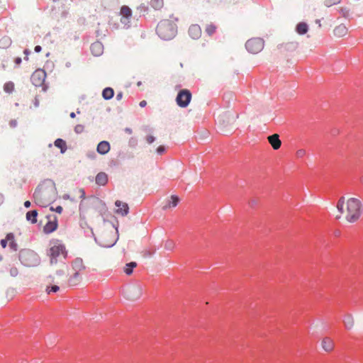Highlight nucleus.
Returning <instances> with one entry per match:
<instances>
[{
	"label": "nucleus",
	"instance_id": "obj_24",
	"mask_svg": "<svg viewBox=\"0 0 363 363\" xmlns=\"http://www.w3.org/2000/svg\"><path fill=\"white\" fill-rule=\"evenodd\" d=\"M38 212L35 210L30 211L26 213V219L31 223H37Z\"/></svg>",
	"mask_w": 363,
	"mask_h": 363
},
{
	"label": "nucleus",
	"instance_id": "obj_43",
	"mask_svg": "<svg viewBox=\"0 0 363 363\" xmlns=\"http://www.w3.org/2000/svg\"><path fill=\"white\" fill-rule=\"evenodd\" d=\"M146 140L148 143H152L155 140V138L152 135H148L146 138Z\"/></svg>",
	"mask_w": 363,
	"mask_h": 363
},
{
	"label": "nucleus",
	"instance_id": "obj_21",
	"mask_svg": "<svg viewBox=\"0 0 363 363\" xmlns=\"http://www.w3.org/2000/svg\"><path fill=\"white\" fill-rule=\"evenodd\" d=\"M179 199L177 196L172 195L170 200L167 201L165 206L163 207L164 209L171 208L176 207L179 203Z\"/></svg>",
	"mask_w": 363,
	"mask_h": 363
},
{
	"label": "nucleus",
	"instance_id": "obj_54",
	"mask_svg": "<svg viewBox=\"0 0 363 363\" xmlns=\"http://www.w3.org/2000/svg\"><path fill=\"white\" fill-rule=\"evenodd\" d=\"M315 23H317L319 27H321L320 20L316 19L315 20Z\"/></svg>",
	"mask_w": 363,
	"mask_h": 363
},
{
	"label": "nucleus",
	"instance_id": "obj_35",
	"mask_svg": "<svg viewBox=\"0 0 363 363\" xmlns=\"http://www.w3.org/2000/svg\"><path fill=\"white\" fill-rule=\"evenodd\" d=\"M344 203H345V199L344 197H341L338 201H337V208L338 209V211L340 212V213H342L343 212V206H344Z\"/></svg>",
	"mask_w": 363,
	"mask_h": 363
},
{
	"label": "nucleus",
	"instance_id": "obj_29",
	"mask_svg": "<svg viewBox=\"0 0 363 363\" xmlns=\"http://www.w3.org/2000/svg\"><path fill=\"white\" fill-rule=\"evenodd\" d=\"M137 266L136 262H131L126 264L125 267L124 269V272L126 274L130 275L133 273V269Z\"/></svg>",
	"mask_w": 363,
	"mask_h": 363
},
{
	"label": "nucleus",
	"instance_id": "obj_46",
	"mask_svg": "<svg viewBox=\"0 0 363 363\" xmlns=\"http://www.w3.org/2000/svg\"><path fill=\"white\" fill-rule=\"evenodd\" d=\"M139 105L140 107L143 108L147 105V102H146V101L143 100L140 102Z\"/></svg>",
	"mask_w": 363,
	"mask_h": 363
},
{
	"label": "nucleus",
	"instance_id": "obj_34",
	"mask_svg": "<svg viewBox=\"0 0 363 363\" xmlns=\"http://www.w3.org/2000/svg\"><path fill=\"white\" fill-rule=\"evenodd\" d=\"M344 323H345V327L347 329L351 328V327L353 325V320H352V317L350 315L345 317V320H344Z\"/></svg>",
	"mask_w": 363,
	"mask_h": 363
},
{
	"label": "nucleus",
	"instance_id": "obj_30",
	"mask_svg": "<svg viewBox=\"0 0 363 363\" xmlns=\"http://www.w3.org/2000/svg\"><path fill=\"white\" fill-rule=\"evenodd\" d=\"M60 287L57 285L47 286L45 288V292L47 294L50 295L54 293L59 291Z\"/></svg>",
	"mask_w": 363,
	"mask_h": 363
},
{
	"label": "nucleus",
	"instance_id": "obj_44",
	"mask_svg": "<svg viewBox=\"0 0 363 363\" xmlns=\"http://www.w3.org/2000/svg\"><path fill=\"white\" fill-rule=\"evenodd\" d=\"M115 242H116L115 239H113L112 240L110 241V242H108L107 244H104V246L106 247H111L115 244Z\"/></svg>",
	"mask_w": 363,
	"mask_h": 363
},
{
	"label": "nucleus",
	"instance_id": "obj_25",
	"mask_svg": "<svg viewBox=\"0 0 363 363\" xmlns=\"http://www.w3.org/2000/svg\"><path fill=\"white\" fill-rule=\"evenodd\" d=\"M308 26L304 22L298 23L296 26V32L300 35L306 34L308 32Z\"/></svg>",
	"mask_w": 363,
	"mask_h": 363
},
{
	"label": "nucleus",
	"instance_id": "obj_22",
	"mask_svg": "<svg viewBox=\"0 0 363 363\" xmlns=\"http://www.w3.org/2000/svg\"><path fill=\"white\" fill-rule=\"evenodd\" d=\"M6 238L9 242V247L13 251H17L18 245L14 239V235L12 233H8L6 235Z\"/></svg>",
	"mask_w": 363,
	"mask_h": 363
},
{
	"label": "nucleus",
	"instance_id": "obj_47",
	"mask_svg": "<svg viewBox=\"0 0 363 363\" xmlns=\"http://www.w3.org/2000/svg\"><path fill=\"white\" fill-rule=\"evenodd\" d=\"M123 97V93L122 92H119L116 95V99L117 100H121Z\"/></svg>",
	"mask_w": 363,
	"mask_h": 363
},
{
	"label": "nucleus",
	"instance_id": "obj_11",
	"mask_svg": "<svg viewBox=\"0 0 363 363\" xmlns=\"http://www.w3.org/2000/svg\"><path fill=\"white\" fill-rule=\"evenodd\" d=\"M115 205L118 208L116 210V213L122 216L128 215L129 212V207L126 203L122 202L121 201H116Z\"/></svg>",
	"mask_w": 363,
	"mask_h": 363
},
{
	"label": "nucleus",
	"instance_id": "obj_3",
	"mask_svg": "<svg viewBox=\"0 0 363 363\" xmlns=\"http://www.w3.org/2000/svg\"><path fill=\"white\" fill-rule=\"evenodd\" d=\"M54 189H48L43 185L37 187L33 193L35 203L40 207H47L53 199Z\"/></svg>",
	"mask_w": 363,
	"mask_h": 363
},
{
	"label": "nucleus",
	"instance_id": "obj_8",
	"mask_svg": "<svg viewBox=\"0 0 363 363\" xmlns=\"http://www.w3.org/2000/svg\"><path fill=\"white\" fill-rule=\"evenodd\" d=\"M120 21L125 26H129L132 18V10L128 6H122L120 10Z\"/></svg>",
	"mask_w": 363,
	"mask_h": 363
},
{
	"label": "nucleus",
	"instance_id": "obj_52",
	"mask_svg": "<svg viewBox=\"0 0 363 363\" xmlns=\"http://www.w3.org/2000/svg\"><path fill=\"white\" fill-rule=\"evenodd\" d=\"M29 53H30V51L26 49V50H24V54L26 55V60H28V55H29Z\"/></svg>",
	"mask_w": 363,
	"mask_h": 363
},
{
	"label": "nucleus",
	"instance_id": "obj_16",
	"mask_svg": "<svg viewBox=\"0 0 363 363\" xmlns=\"http://www.w3.org/2000/svg\"><path fill=\"white\" fill-rule=\"evenodd\" d=\"M90 50L95 56H99L103 53L104 47L100 42H95L91 45Z\"/></svg>",
	"mask_w": 363,
	"mask_h": 363
},
{
	"label": "nucleus",
	"instance_id": "obj_5",
	"mask_svg": "<svg viewBox=\"0 0 363 363\" xmlns=\"http://www.w3.org/2000/svg\"><path fill=\"white\" fill-rule=\"evenodd\" d=\"M19 260L26 267H35L40 264L38 255L29 249L21 250L19 252Z\"/></svg>",
	"mask_w": 363,
	"mask_h": 363
},
{
	"label": "nucleus",
	"instance_id": "obj_27",
	"mask_svg": "<svg viewBox=\"0 0 363 363\" xmlns=\"http://www.w3.org/2000/svg\"><path fill=\"white\" fill-rule=\"evenodd\" d=\"M150 6L155 10H160L164 6L163 0H151Z\"/></svg>",
	"mask_w": 363,
	"mask_h": 363
},
{
	"label": "nucleus",
	"instance_id": "obj_4",
	"mask_svg": "<svg viewBox=\"0 0 363 363\" xmlns=\"http://www.w3.org/2000/svg\"><path fill=\"white\" fill-rule=\"evenodd\" d=\"M361 202L355 198L348 199L347 202L346 219L350 223L357 221L361 215Z\"/></svg>",
	"mask_w": 363,
	"mask_h": 363
},
{
	"label": "nucleus",
	"instance_id": "obj_2",
	"mask_svg": "<svg viewBox=\"0 0 363 363\" xmlns=\"http://www.w3.org/2000/svg\"><path fill=\"white\" fill-rule=\"evenodd\" d=\"M156 30L162 39L169 40L176 35L177 27L174 20L164 19L158 23Z\"/></svg>",
	"mask_w": 363,
	"mask_h": 363
},
{
	"label": "nucleus",
	"instance_id": "obj_48",
	"mask_svg": "<svg viewBox=\"0 0 363 363\" xmlns=\"http://www.w3.org/2000/svg\"><path fill=\"white\" fill-rule=\"evenodd\" d=\"M41 49L42 48L40 45H36L34 50L36 52H40L41 51Z\"/></svg>",
	"mask_w": 363,
	"mask_h": 363
},
{
	"label": "nucleus",
	"instance_id": "obj_36",
	"mask_svg": "<svg viewBox=\"0 0 363 363\" xmlns=\"http://www.w3.org/2000/svg\"><path fill=\"white\" fill-rule=\"evenodd\" d=\"M339 11L344 17H347L350 14V9L347 7H340Z\"/></svg>",
	"mask_w": 363,
	"mask_h": 363
},
{
	"label": "nucleus",
	"instance_id": "obj_1",
	"mask_svg": "<svg viewBox=\"0 0 363 363\" xmlns=\"http://www.w3.org/2000/svg\"><path fill=\"white\" fill-rule=\"evenodd\" d=\"M50 246L47 255L50 258L51 264H56L58 262L67 258L68 252L61 241L58 240L52 241Z\"/></svg>",
	"mask_w": 363,
	"mask_h": 363
},
{
	"label": "nucleus",
	"instance_id": "obj_45",
	"mask_svg": "<svg viewBox=\"0 0 363 363\" xmlns=\"http://www.w3.org/2000/svg\"><path fill=\"white\" fill-rule=\"evenodd\" d=\"M285 47H286L285 48L286 50H289L290 49L289 47H293V48H296V44H294L293 43H288V44H286Z\"/></svg>",
	"mask_w": 363,
	"mask_h": 363
},
{
	"label": "nucleus",
	"instance_id": "obj_15",
	"mask_svg": "<svg viewBox=\"0 0 363 363\" xmlns=\"http://www.w3.org/2000/svg\"><path fill=\"white\" fill-rule=\"evenodd\" d=\"M334 341L328 337H325L322 340V347L323 349L328 352H330L334 349Z\"/></svg>",
	"mask_w": 363,
	"mask_h": 363
},
{
	"label": "nucleus",
	"instance_id": "obj_50",
	"mask_svg": "<svg viewBox=\"0 0 363 363\" xmlns=\"http://www.w3.org/2000/svg\"><path fill=\"white\" fill-rule=\"evenodd\" d=\"M31 203L29 201H26L24 202V206L26 208H29L30 206Z\"/></svg>",
	"mask_w": 363,
	"mask_h": 363
},
{
	"label": "nucleus",
	"instance_id": "obj_31",
	"mask_svg": "<svg viewBox=\"0 0 363 363\" xmlns=\"http://www.w3.org/2000/svg\"><path fill=\"white\" fill-rule=\"evenodd\" d=\"M4 90L9 94H11L14 90V84L12 82H8L4 85Z\"/></svg>",
	"mask_w": 363,
	"mask_h": 363
},
{
	"label": "nucleus",
	"instance_id": "obj_40",
	"mask_svg": "<svg viewBox=\"0 0 363 363\" xmlns=\"http://www.w3.org/2000/svg\"><path fill=\"white\" fill-rule=\"evenodd\" d=\"M50 211H55L58 213H61L62 212V207L61 206H57L55 208H54L53 207H50Z\"/></svg>",
	"mask_w": 363,
	"mask_h": 363
},
{
	"label": "nucleus",
	"instance_id": "obj_18",
	"mask_svg": "<svg viewBox=\"0 0 363 363\" xmlns=\"http://www.w3.org/2000/svg\"><path fill=\"white\" fill-rule=\"evenodd\" d=\"M295 157L298 158H303V157H314V155L311 152L310 150H307L306 149H298L296 150L295 153Z\"/></svg>",
	"mask_w": 363,
	"mask_h": 363
},
{
	"label": "nucleus",
	"instance_id": "obj_56",
	"mask_svg": "<svg viewBox=\"0 0 363 363\" xmlns=\"http://www.w3.org/2000/svg\"><path fill=\"white\" fill-rule=\"evenodd\" d=\"M140 85H141V82H138V86H140Z\"/></svg>",
	"mask_w": 363,
	"mask_h": 363
},
{
	"label": "nucleus",
	"instance_id": "obj_32",
	"mask_svg": "<svg viewBox=\"0 0 363 363\" xmlns=\"http://www.w3.org/2000/svg\"><path fill=\"white\" fill-rule=\"evenodd\" d=\"M216 30V26L212 23L208 24L205 28V31L208 35H213Z\"/></svg>",
	"mask_w": 363,
	"mask_h": 363
},
{
	"label": "nucleus",
	"instance_id": "obj_10",
	"mask_svg": "<svg viewBox=\"0 0 363 363\" xmlns=\"http://www.w3.org/2000/svg\"><path fill=\"white\" fill-rule=\"evenodd\" d=\"M45 73L43 70H36L31 76V80L35 86H40L45 80Z\"/></svg>",
	"mask_w": 363,
	"mask_h": 363
},
{
	"label": "nucleus",
	"instance_id": "obj_14",
	"mask_svg": "<svg viewBox=\"0 0 363 363\" xmlns=\"http://www.w3.org/2000/svg\"><path fill=\"white\" fill-rule=\"evenodd\" d=\"M267 139L274 150H278L281 147V141L278 134L275 133L269 135Z\"/></svg>",
	"mask_w": 363,
	"mask_h": 363
},
{
	"label": "nucleus",
	"instance_id": "obj_20",
	"mask_svg": "<svg viewBox=\"0 0 363 363\" xmlns=\"http://www.w3.org/2000/svg\"><path fill=\"white\" fill-rule=\"evenodd\" d=\"M108 182V175L104 172H99L96 177V183L99 186H104Z\"/></svg>",
	"mask_w": 363,
	"mask_h": 363
},
{
	"label": "nucleus",
	"instance_id": "obj_26",
	"mask_svg": "<svg viewBox=\"0 0 363 363\" xmlns=\"http://www.w3.org/2000/svg\"><path fill=\"white\" fill-rule=\"evenodd\" d=\"M113 89L110 87H107L103 90L102 96L104 99L108 100L111 99L113 96Z\"/></svg>",
	"mask_w": 363,
	"mask_h": 363
},
{
	"label": "nucleus",
	"instance_id": "obj_38",
	"mask_svg": "<svg viewBox=\"0 0 363 363\" xmlns=\"http://www.w3.org/2000/svg\"><path fill=\"white\" fill-rule=\"evenodd\" d=\"M84 130V126L83 125H77L75 127H74V131L77 133H82Z\"/></svg>",
	"mask_w": 363,
	"mask_h": 363
},
{
	"label": "nucleus",
	"instance_id": "obj_51",
	"mask_svg": "<svg viewBox=\"0 0 363 363\" xmlns=\"http://www.w3.org/2000/svg\"><path fill=\"white\" fill-rule=\"evenodd\" d=\"M16 125H17V122H16V121H11L10 122V125H11V127H16Z\"/></svg>",
	"mask_w": 363,
	"mask_h": 363
},
{
	"label": "nucleus",
	"instance_id": "obj_33",
	"mask_svg": "<svg viewBox=\"0 0 363 363\" xmlns=\"http://www.w3.org/2000/svg\"><path fill=\"white\" fill-rule=\"evenodd\" d=\"M342 0H325L324 5L326 7H331L333 6L339 4Z\"/></svg>",
	"mask_w": 363,
	"mask_h": 363
},
{
	"label": "nucleus",
	"instance_id": "obj_17",
	"mask_svg": "<svg viewBox=\"0 0 363 363\" xmlns=\"http://www.w3.org/2000/svg\"><path fill=\"white\" fill-rule=\"evenodd\" d=\"M189 33L193 39H198L201 35V29L198 25H192L189 27Z\"/></svg>",
	"mask_w": 363,
	"mask_h": 363
},
{
	"label": "nucleus",
	"instance_id": "obj_19",
	"mask_svg": "<svg viewBox=\"0 0 363 363\" xmlns=\"http://www.w3.org/2000/svg\"><path fill=\"white\" fill-rule=\"evenodd\" d=\"M110 150V145L107 141H101L97 146V152L101 155L107 153Z\"/></svg>",
	"mask_w": 363,
	"mask_h": 363
},
{
	"label": "nucleus",
	"instance_id": "obj_23",
	"mask_svg": "<svg viewBox=\"0 0 363 363\" xmlns=\"http://www.w3.org/2000/svg\"><path fill=\"white\" fill-rule=\"evenodd\" d=\"M347 31V28L343 25H340L335 28L334 35L337 37H341L346 35Z\"/></svg>",
	"mask_w": 363,
	"mask_h": 363
},
{
	"label": "nucleus",
	"instance_id": "obj_13",
	"mask_svg": "<svg viewBox=\"0 0 363 363\" xmlns=\"http://www.w3.org/2000/svg\"><path fill=\"white\" fill-rule=\"evenodd\" d=\"M72 267V272H81L83 273V272L85 269V267L83 263V260L81 258H76L74 259L71 264Z\"/></svg>",
	"mask_w": 363,
	"mask_h": 363
},
{
	"label": "nucleus",
	"instance_id": "obj_28",
	"mask_svg": "<svg viewBox=\"0 0 363 363\" xmlns=\"http://www.w3.org/2000/svg\"><path fill=\"white\" fill-rule=\"evenodd\" d=\"M55 145L60 149L62 153L65 152L67 150L66 143L62 139H57L55 141Z\"/></svg>",
	"mask_w": 363,
	"mask_h": 363
},
{
	"label": "nucleus",
	"instance_id": "obj_53",
	"mask_svg": "<svg viewBox=\"0 0 363 363\" xmlns=\"http://www.w3.org/2000/svg\"><path fill=\"white\" fill-rule=\"evenodd\" d=\"M4 202V196L0 194V206Z\"/></svg>",
	"mask_w": 363,
	"mask_h": 363
},
{
	"label": "nucleus",
	"instance_id": "obj_9",
	"mask_svg": "<svg viewBox=\"0 0 363 363\" xmlns=\"http://www.w3.org/2000/svg\"><path fill=\"white\" fill-rule=\"evenodd\" d=\"M48 222L43 228V231L46 234L54 232L57 228V218L55 216H48Z\"/></svg>",
	"mask_w": 363,
	"mask_h": 363
},
{
	"label": "nucleus",
	"instance_id": "obj_39",
	"mask_svg": "<svg viewBox=\"0 0 363 363\" xmlns=\"http://www.w3.org/2000/svg\"><path fill=\"white\" fill-rule=\"evenodd\" d=\"M10 272V274L12 276V277H16L18 275V269L16 267H13L10 269L9 270Z\"/></svg>",
	"mask_w": 363,
	"mask_h": 363
},
{
	"label": "nucleus",
	"instance_id": "obj_55",
	"mask_svg": "<svg viewBox=\"0 0 363 363\" xmlns=\"http://www.w3.org/2000/svg\"><path fill=\"white\" fill-rule=\"evenodd\" d=\"M69 116H70L71 118H75L76 114H75V113L72 112Z\"/></svg>",
	"mask_w": 363,
	"mask_h": 363
},
{
	"label": "nucleus",
	"instance_id": "obj_6",
	"mask_svg": "<svg viewBox=\"0 0 363 363\" xmlns=\"http://www.w3.org/2000/svg\"><path fill=\"white\" fill-rule=\"evenodd\" d=\"M264 42L260 38H252L248 40L245 43V48L248 52L252 54H257L264 48Z\"/></svg>",
	"mask_w": 363,
	"mask_h": 363
},
{
	"label": "nucleus",
	"instance_id": "obj_12",
	"mask_svg": "<svg viewBox=\"0 0 363 363\" xmlns=\"http://www.w3.org/2000/svg\"><path fill=\"white\" fill-rule=\"evenodd\" d=\"M82 274L81 272H69V285L72 286L78 285L82 281Z\"/></svg>",
	"mask_w": 363,
	"mask_h": 363
},
{
	"label": "nucleus",
	"instance_id": "obj_42",
	"mask_svg": "<svg viewBox=\"0 0 363 363\" xmlns=\"http://www.w3.org/2000/svg\"><path fill=\"white\" fill-rule=\"evenodd\" d=\"M164 146H160L157 149V152L159 154V155H161L162 152L164 151Z\"/></svg>",
	"mask_w": 363,
	"mask_h": 363
},
{
	"label": "nucleus",
	"instance_id": "obj_49",
	"mask_svg": "<svg viewBox=\"0 0 363 363\" xmlns=\"http://www.w3.org/2000/svg\"><path fill=\"white\" fill-rule=\"evenodd\" d=\"M21 57H16V58L15 59V63H16V65H20V64H21Z\"/></svg>",
	"mask_w": 363,
	"mask_h": 363
},
{
	"label": "nucleus",
	"instance_id": "obj_37",
	"mask_svg": "<svg viewBox=\"0 0 363 363\" xmlns=\"http://www.w3.org/2000/svg\"><path fill=\"white\" fill-rule=\"evenodd\" d=\"M174 247V243L172 240L167 241L164 245V247L169 250H173Z\"/></svg>",
	"mask_w": 363,
	"mask_h": 363
},
{
	"label": "nucleus",
	"instance_id": "obj_41",
	"mask_svg": "<svg viewBox=\"0 0 363 363\" xmlns=\"http://www.w3.org/2000/svg\"><path fill=\"white\" fill-rule=\"evenodd\" d=\"M9 242V240H7V238H6V239H2L1 240V245L3 248H5L7 245V242Z\"/></svg>",
	"mask_w": 363,
	"mask_h": 363
},
{
	"label": "nucleus",
	"instance_id": "obj_7",
	"mask_svg": "<svg viewBox=\"0 0 363 363\" xmlns=\"http://www.w3.org/2000/svg\"><path fill=\"white\" fill-rule=\"evenodd\" d=\"M191 97L192 95L189 90L186 89H182L177 96V104L181 108H186L189 104Z\"/></svg>",
	"mask_w": 363,
	"mask_h": 363
}]
</instances>
